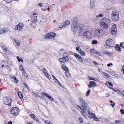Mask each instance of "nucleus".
<instances>
[{"label":"nucleus","instance_id":"obj_51","mask_svg":"<svg viewBox=\"0 0 124 124\" xmlns=\"http://www.w3.org/2000/svg\"><path fill=\"white\" fill-rule=\"evenodd\" d=\"M79 120L80 121V122L81 123H82L83 122V120L82 118H79Z\"/></svg>","mask_w":124,"mask_h":124},{"label":"nucleus","instance_id":"obj_12","mask_svg":"<svg viewBox=\"0 0 124 124\" xmlns=\"http://www.w3.org/2000/svg\"><path fill=\"white\" fill-rule=\"evenodd\" d=\"M79 29V33H80L86 29V27L83 24H80L78 27Z\"/></svg>","mask_w":124,"mask_h":124},{"label":"nucleus","instance_id":"obj_62","mask_svg":"<svg viewBox=\"0 0 124 124\" xmlns=\"http://www.w3.org/2000/svg\"><path fill=\"white\" fill-rule=\"evenodd\" d=\"M118 90V89H114V90H113L115 92H117H117L118 91V90Z\"/></svg>","mask_w":124,"mask_h":124},{"label":"nucleus","instance_id":"obj_15","mask_svg":"<svg viewBox=\"0 0 124 124\" xmlns=\"http://www.w3.org/2000/svg\"><path fill=\"white\" fill-rule=\"evenodd\" d=\"M89 84L88 85V86L90 88L93 87V86H96L97 85L96 83L93 81H91L89 82Z\"/></svg>","mask_w":124,"mask_h":124},{"label":"nucleus","instance_id":"obj_2","mask_svg":"<svg viewBox=\"0 0 124 124\" xmlns=\"http://www.w3.org/2000/svg\"><path fill=\"white\" fill-rule=\"evenodd\" d=\"M119 13L116 10H113L111 14L112 19L113 21L117 22L119 20Z\"/></svg>","mask_w":124,"mask_h":124},{"label":"nucleus","instance_id":"obj_53","mask_svg":"<svg viewBox=\"0 0 124 124\" xmlns=\"http://www.w3.org/2000/svg\"><path fill=\"white\" fill-rule=\"evenodd\" d=\"M80 47H79V46H77L76 47V50L77 51H79V50H80Z\"/></svg>","mask_w":124,"mask_h":124},{"label":"nucleus","instance_id":"obj_11","mask_svg":"<svg viewBox=\"0 0 124 124\" xmlns=\"http://www.w3.org/2000/svg\"><path fill=\"white\" fill-rule=\"evenodd\" d=\"M117 31L116 27L115 24L113 25L111 29V33L113 35H115L116 34Z\"/></svg>","mask_w":124,"mask_h":124},{"label":"nucleus","instance_id":"obj_20","mask_svg":"<svg viewBox=\"0 0 124 124\" xmlns=\"http://www.w3.org/2000/svg\"><path fill=\"white\" fill-rule=\"evenodd\" d=\"M77 27V22L73 20L72 22V24L71 25L72 28Z\"/></svg>","mask_w":124,"mask_h":124},{"label":"nucleus","instance_id":"obj_58","mask_svg":"<svg viewBox=\"0 0 124 124\" xmlns=\"http://www.w3.org/2000/svg\"><path fill=\"white\" fill-rule=\"evenodd\" d=\"M63 26V23L61 25H60L59 26V27L60 28H62V27H65V26Z\"/></svg>","mask_w":124,"mask_h":124},{"label":"nucleus","instance_id":"obj_61","mask_svg":"<svg viewBox=\"0 0 124 124\" xmlns=\"http://www.w3.org/2000/svg\"><path fill=\"white\" fill-rule=\"evenodd\" d=\"M93 80H94L95 81H98V80L97 78H93Z\"/></svg>","mask_w":124,"mask_h":124},{"label":"nucleus","instance_id":"obj_16","mask_svg":"<svg viewBox=\"0 0 124 124\" xmlns=\"http://www.w3.org/2000/svg\"><path fill=\"white\" fill-rule=\"evenodd\" d=\"M73 55L76 57L78 61L80 62H82V59L81 57L79 55L76 53H74Z\"/></svg>","mask_w":124,"mask_h":124},{"label":"nucleus","instance_id":"obj_56","mask_svg":"<svg viewBox=\"0 0 124 124\" xmlns=\"http://www.w3.org/2000/svg\"><path fill=\"white\" fill-rule=\"evenodd\" d=\"M56 83H58L59 82V81H58V80L56 78H55V79L54 80Z\"/></svg>","mask_w":124,"mask_h":124},{"label":"nucleus","instance_id":"obj_57","mask_svg":"<svg viewBox=\"0 0 124 124\" xmlns=\"http://www.w3.org/2000/svg\"><path fill=\"white\" fill-rule=\"evenodd\" d=\"M93 78L92 77H89L88 78V79H89L90 80H93Z\"/></svg>","mask_w":124,"mask_h":124},{"label":"nucleus","instance_id":"obj_59","mask_svg":"<svg viewBox=\"0 0 124 124\" xmlns=\"http://www.w3.org/2000/svg\"><path fill=\"white\" fill-rule=\"evenodd\" d=\"M93 63L95 65H96L98 63L96 62L93 61Z\"/></svg>","mask_w":124,"mask_h":124},{"label":"nucleus","instance_id":"obj_64","mask_svg":"<svg viewBox=\"0 0 124 124\" xmlns=\"http://www.w3.org/2000/svg\"><path fill=\"white\" fill-rule=\"evenodd\" d=\"M12 121H9L8 123V124H12Z\"/></svg>","mask_w":124,"mask_h":124},{"label":"nucleus","instance_id":"obj_7","mask_svg":"<svg viewBox=\"0 0 124 124\" xmlns=\"http://www.w3.org/2000/svg\"><path fill=\"white\" fill-rule=\"evenodd\" d=\"M19 109L16 107H13L11 109V112L13 115L16 116L18 114Z\"/></svg>","mask_w":124,"mask_h":124},{"label":"nucleus","instance_id":"obj_33","mask_svg":"<svg viewBox=\"0 0 124 124\" xmlns=\"http://www.w3.org/2000/svg\"><path fill=\"white\" fill-rule=\"evenodd\" d=\"M42 70L43 73L45 74V75H46V74H47V71L45 68H44Z\"/></svg>","mask_w":124,"mask_h":124},{"label":"nucleus","instance_id":"obj_9","mask_svg":"<svg viewBox=\"0 0 124 124\" xmlns=\"http://www.w3.org/2000/svg\"><path fill=\"white\" fill-rule=\"evenodd\" d=\"M83 36L86 38L88 39H89L91 38L92 34L89 31L85 32L83 33Z\"/></svg>","mask_w":124,"mask_h":124},{"label":"nucleus","instance_id":"obj_21","mask_svg":"<svg viewBox=\"0 0 124 124\" xmlns=\"http://www.w3.org/2000/svg\"><path fill=\"white\" fill-rule=\"evenodd\" d=\"M71 29L73 33L75 34L78 31L79 28L78 27H76L71 28Z\"/></svg>","mask_w":124,"mask_h":124},{"label":"nucleus","instance_id":"obj_3","mask_svg":"<svg viewBox=\"0 0 124 124\" xmlns=\"http://www.w3.org/2000/svg\"><path fill=\"white\" fill-rule=\"evenodd\" d=\"M104 32L102 29H99L95 31L94 37L97 38H99L103 36Z\"/></svg>","mask_w":124,"mask_h":124},{"label":"nucleus","instance_id":"obj_40","mask_svg":"<svg viewBox=\"0 0 124 124\" xmlns=\"http://www.w3.org/2000/svg\"><path fill=\"white\" fill-rule=\"evenodd\" d=\"M97 43V42L95 40H94L92 42V43L93 44H96Z\"/></svg>","mask_w":124,"mask_h":124},{"label":"nucleus","instance_id":"obj_17","mask_svg":"<svg viewBox=\"0 0 124 124\" xmlns=\"http://www.w3.org/2000/svg\"><path fill=\"white\" fill-rule=\"evenodd\" d=\"M95 6L94 1L93 0H91L90 4V8L92 9L95 7Z\"/></svg>","mask_w":124,"mask_h":124},{"label":"nucleus","instance_id":"obj_32","mask_svg":"<svg viewBox=\"0 0 124 124\" xmlns=\"http://www.w3.org/2000/svg\"><path fill=\"white\" fill-rule=\"evenodd\" d=\"M90 51L92 53H96L97 52V51L95 50L94 49H91Z\"/></svg>","mask_w":124,"mask_h":124},{"label":"nucleus","instance_id":"obj_55","mask_svg":"<svg viewBox=\"0 0 124 124\" xmlns=\"http://www.w3.org/2000/svg\"><path fill=\"white\" fill-rule=\"evenodd\" d=\"M39 6L40 7H42V4L41 3H39L38 4Z\"/></svg>","mask_w":124,"mask_h":124},{"label":"nucleus","instance_id":"obj_6","mask_svg":"<svg viewBox=\"0 0 124 124\" xmlns=\"http://www.w3.org/2000/svg\"><path fill=\"white\" fill-rule=\"evenodd\" d=\"M4 103L5 104L9 106H11V103L12 102V100L9 99L7 97H4L3 99Z\"/></svg>","mask_w":124,"mask_h":124},{"label":"nucleus","instance_id":"obj_38","mask_svg":"<svg viewBox=\"0 0 124 124\" xmlns=\"http://www.w3.org/2000/svg\"><path fill=\"white\" fill-rule=\"evenodd\" d=\"M65 73L66 76L68 77H69L70 76V75L69 73V71H66Z\"/></svg>","mask_w":124,"mask_h":124},{"label":"nucleus","instance_id":"obj_46","mask_svg":"<svg viewBox=\"0 0 124 124\" xmlns=\"http://www.w3.org/2000/svg\"><path fill=\"white\" fill-rule=\"evenodd\" d=\"M30 115L31 117L32 118H34L35 116V115L34 114H31Z\"/></svg>","mask_w":124,"mask_h":124},{"label":"nucleus","instance_id":"obj_44","mask_svg":"<svg viewBox=\"0 0 124 124\" xmlns=\"http://www.w3.org/2000/svg\"><path fill=\"white\" fill-rule=\"evenodd\" d=\"M23 74L24 75V76L26 77V78H28V76L25 72V73L24 72V73Z\"/></svg>","mask_w":124,"mask_h":124},{"label":"nucleus","instance_id":"obj_54","mask_svg":"<svg viewBox=\"0 0 124 124\" xmlns=\"http://www.w3.org/2000/svg\"><path fill=\"white\" fill-rule=\"evenodd\" d=\"M16 45L18 46H20V43L19 42L17 41L16 43Z\"/></svg>","mask_w":124,"mask_h":124},{"label":"nucleus","instance_id":"obj_45","mask_svg":"<svg viewBox=\"0 0 124 124\" xmlns=\"http://www.w3.org/2000/svg\"><path fill=\"white\" fill-rule=\"evenodd\" d=\"M120 111L122 114L123 115L124 114V110L123 109H121L120 110Z\"/></svg>","mask_w":124,"mask_h":124},{"label":"nucleus","instance_id":"obj_18","mask_svg":"<svg viewBox=\"0 0 124 124\" xmlns=\"http://www.w3.org/2000/svg\"><path fill=\"white\" fill-rule=\"evenodd\" d=\"M42 94L45 96L46 97L48 98L51 101H53V98L51 96H49L48 94H46V93L44 92H43L42 93Z\"/></svg>","mask_w":124,"mask_h":124},{"label":"nucleus","instance_id":"obj_28","mask_svg":"<svg viewBox=\"0 0 124 124\" xmlns=\"http://www.w3.org/2000/svg\"><path fill=\"white\" fill-rule=\"evenodd\" d=\"M79 52L81 55L85 56V53L83 52L81 49H80V50H79Z\"/></svg>","mask_w":124,"mask_h":124},{"label":"nucleus","instance_id":"obj_10","mask_svg":"<svg viewBox=\"0 0 124 124\" xmlns=\"http://www.w3.org/2000/svg\"><path fill=\"white\" fill-rule=\"evenodd\" d=\"M24 25L22 23H20L16 25L15 27V29L16 30H17L18 31H21L23 29Z\"/></svg>","mask_w":124,"mask_h":124},{"label":"nucleus","instance_id":"obj_41","mask_svg":"<svg viewBox=\"0 0 124 124\" xmlns=\"http://www.w3.org/2000/svg\"><path fill=\"white\" fill-rule=\"evenodd\" d=\"M46 76L49 79H50L51 78V76L48 73L47 74H46Z\"/></svg>","mask_w":124,"mask_h":124},{"label":"nucleus","instance_id":"obj_42","mask_svg":"<svg viewBox=\"0 0 124 124\" xmlns=\"http://www.w3.org/2000/svg\"><path fill=\"white\" fill-rule=\"evenodd\" d=\"M120 45L124 49V42L121 43L120 44Z\"/></svg>","mask_w":124,"mask_h":124},{"label":"nucleus","instance_id":"obj_13","mask_svg":"<svg viewBox=\"0 0 124 124\" xmlns=\"http://www.w3.org/2000/svg\"><path fill=\"white\" fill-rule=\"evenodd\" d=\"M100 26L103 29H107L108 27V25L107 23L101 21L100 23Z\"/></svg>","mask_w":124,"mask_h":124},{"label":"nucleus","instance_id":"obj_14","mask_svg":"<svg viewBox=\"0 0 124 124\" xmlns=\"http://www.w3.org/2000/svg\"><path fill=\"white\" fill-rule=\"evenodd\" d=\"M36 18H34L32 21H31L32 22V23H31V25L32 27H35L36 26V24L35 23L38 21V20L36 18H37V16H36Z\"/></svg>","mask_w":124,"mask_h":124},{"label":"nucleus","instance_id":"obj_36","mask_svg":"<svg viewBox=\"0 0 124 124\" xmlns=\"http://www.w3.org/2000/svg\"><path fill=\"white\" fill-rule=\"evenodd\" d=\"M106 83L108 84L110 86L112 87L113 86V84L111 82H109L107 81L106 82Z\"/></svg>","mask_w":124,"mask_h":124},{"label":"nucleus","instance_id":"obj_35","mask_svg":"<svg viewBox=\"0 0 124 124\" xmlns=\"http://www.w3.org/2000/svg\"><path fill=\"white\" fill-rule=\"evenodd\" d=\"M7 32L5 31H4L2 29H0V34H3L4 33L6 32Z\"/></svg>","mask_w":124,"mask_h":124},{"label":"nucleus","instance_id":"obj_60","mask_svg":"<svg viewBox=\"0 0 124 124\" xmlns=\"http://www.w3.org/2000/svg\"><path fill=\"white\" fill-rule=\"evenodd\" d=\"M121 122V121L120 120H116L115 121V122L116 123H118L120 122Z\"/></svg>","mask_w":124,"mask_h":124},{"label":"nucleus","instance_id":"obj_4","mask_svg":"<svg viewBox=\"0 0 124 124\" xmlns=\"http://www.w3.org/2000/svg\"><path fill=\"white\" fill-rule=\"evenodd\" d=\"M68 54L67 53L64 52L63 54V57L62 58H60L59 59V62H65L68 61L69 60V58L68 57Z\"/></svg>","mask_w":124,"mask_h":124},{"label":"nucleus","instance_id":"obj_22","mask_svg":"<svg viewBox=\"0 0 124 124\" xmlns=\"http://www.w3.org/2000/svg\"><path fill=\"white\" fill-rule=\"evenodd\" d=\"M70 23V22L69 21L66 20L64 23H63V26H65V27L66 26L69 24Z\"/></svg>","mask_w":124,"mask_h":124},{"label":"nucleus","instance_id":"obj_47","mask_svg":"<svg viewBox=\"0 0 124 124\" xmlns=\"http://www.w3.org/2000/svg\"><path fill=\"white\" fill-rule=\"evenodd\" d=\"M77 106L79 107V108H80L81 110H82V111H83V112H84V111H83V110L84 109V108H82V107H81L80 106L78 105H77Z\"/></svg>","mask_w":124,"mask_h":124},{"label":"nucleus","instance_id":"obj_49","mask_svg":"<svg viewBox=\"0 0 124 124\" xmlns=\"http://www.w3.org/2000/svg\"><path fill=\"white\" fill-rule=\"evenodd\" d=\"M122 72L124 74V67L123 66L122 67V68L121 69Z\"/></svg>","mask_w":124,"mask_h":124},{"label":"nucleus","instance_id":"obj_52","mask_svg":"<svg viewBox=\"0 0 124 124\" xmlns=\"http://www.w3.org/2000/svg\"><path fill=\"white\" fill-rule=\"evenodd\" d=\"M97 53L98 55L100 56H101V52H97V53Z\"/></svg>","mask_w":124,"mask_h":124},{"label":"nucleus","instance_id":"obj_5","mask_svg":"<svg viewBox=\"0 0 124 124\" xmlns=\"http://www.w3.org/2000/svg\"><path fill=\"white\" fill-rule=\"evenodd\" d=\"M106 43V44L105 45V46L106 48H108V47H111L114 46V42L112 39L107 40Z\"/></svg>","mask_w":124,"mask_h":124},{"label":"nucleus","instance_id":"obj_25","mask_svg":"<svg viewBox=\"0 0 124 124\" xmlns=\"http://www.w3.org/2000/svg\"><path fill=\"white\" fill-rule=\"evenodd\" d=\"M18 94L19 97L21 99H23V95L22 94V93L20 91H19L18 92Z\"/></svg>","mask_w":124,"mask_h":124},{"label":"nucleus","instance_id":"obj_29","mask_svg":"<svg viewBox=\"0 0 124 124\" xmlns=\"http://www.w3.org/2000/svg\"><path fill=\"white\" fill-rule=\"evenodd\" d=\"M103 53L104 54H108L109 56H111L112 54L110 53L105 51H103Z\"/></svg>","mask_w":124,"mask_h":124},{"label":"nucleus","instance_id":"obj_19","mask_svg":"<svg viewBox=\"0 0 124 124\" xmlns=\"http://www.w3.org/2000/svg\"><path fill=\"white\" fill-rule=\"evenodd\" d=\"M101 21L107 23V24H108L110 22L109 20L108 19H107L106 17H104L101 20Z\"/></svg>","mask_w":124,"mask_h":124},{"label":"nucleus","instance_id":"obj_24","mask_svg":"<svg viewBox=\"0 0 124 124\" xmlns=\"http://www.w3.org/2000/svg\"><path fill=\"white\" fill-rule=\"evenodd\" d=\"M61 68L63 70L66 71H69V70L67 67L66 66H64V65H62Z\"/></svg>","mask_w":124,"mask_h":124},{"label":"nucleus","instance_id":"obj_31","mask_svg":"<svg viewBox=\"0 0 124 124\" xmlns=\"http://www.w3.org/2000/svg\"><path fill=\"white\" fill-rule=\"evenodd\" d=\"M13 79L14 80L16 83H17L18 82V80L16 77H13Z\"/></svg>","mask_w":124,"mask_h":124},{"label":"nucleus","instance_id":"obj_26","mask_svg":"<svg viewBox=\"0 0 124 124\" xmlns=\"http://www.w3.org/2000/svg\"><path fill=\"white\" fill-rule=\"evenodd\" d=\"M19 68L21 70V71H23V74L24 73V72L25 73V69L22 65H21L20 66Z\"/></svg>","mask_w":124,"mask_h":124},{"label":"nucleus","instance_id":"obj_1","mask_svg":"<svg viewBox=\"0 0 124 124\" xmlns=\"http://www.w3.org/2000/svg\"><path fill=\"white\" fill-rule=\"evenodd\" d=\"M78 100L79 103L82 106L83 108H84V112L86 114L88 113L89 115V116L90 118H93L94 120L98 121L99 120L96 117L95 114L91 113L89 109H86V104L83 100L81 98H79L78 99Z\"/></svg>","mask_w":124,"mask_h":124},{"label":"nucleus","instance_id":"obj_63","mask_svg":"<svg viewBox=\"0 0 124 124\" xmlns=\"http://www.w3.org/2000/svg\"><path fill=\"white\" fill-rule=\"evenodd\" d=\"M111 74L114 76H116V75L114 73L111 72Z\"/></svg>","mask_w":124,"mask_h":124},{"label":"nucleus","instance_id":"obj_48","mask_svg":"<svg viewBox=\"0 0 124 124\" xmlns=\"http://www.w3.org/2000/svg\"><path fill=\"white\" fill-rule=\"evenodd\" d=\"M34 118L35 120H36V121H38V122H40V121L39 120V119L37 117H36L35 116V117H34Z\"/></svg>","mask_w":124,"mask_h":124},{"label":"nucleus","instance_id":"obj_37","mask_svg":"<svg viewBox=\"0 0 124 124\" xmlns=\"http://www.w3.org/2000/svg\"><path fill=\"white\" fill-rule=\"evenodd\" d=\"M102 15L101 14H100L99 15H97L96 16V17L97 18H99L100 17H102Z\"/></svg>","mask_w":124,"mask_h":124},{"label":"nucleus","instance_id":"obj_39","mask_svg":"<svg viewBox=\"0 0 124 124\" xmlns=\"http://www.w3.org/2000/svg\"><path fill=\"white\" fill-rule=\"evenodd\" d=\"M4 1L7 2L8 3H10L12 2L13 0H3Z\"/></svg>","mask_w":124,"mask_h":124},{"label":"nucleus","instance_id":"obj_50","mask_svg":"<svg viewBox=\"0 0 124 124\" xmlns=\"http://www.w3.org/2000/svg\"><path fill=\"white\" fill-rule=\"evenodd\" d=\"M18 61L19 62L21 61L23 62L22 58H19V59H18Z\"/></svg>","mask_w":124,"mask_h":124},{"label":"nucleus","instance_id":"obj_23","mask_svg":"<svg viewBox=\"0 0 124 124\" xmlns=\"http://www.w3.org/2000/svg\"><path fill=\"white\" fill-rule=\"evenodd\" d=\"M115 49L119 52H120L121 51V48H120V46L119 45H117L115 47Z\"/></svg>","mask_w":124,"mask_h":124},{"label":"nucleus","instance_id":"obj_8","mask_svg":"<svg viewBox=\"0 0 124 124\" xmlns=\"http://www.w3.org/2000/svg\"><path fill=\"white\" fill-rule=\"evenodd\" d=\"M56 35L54 33L51 32L50 33L47 34L44 36V38L48 39H51L54 37Z\"/></svg>","mask_w":124,"mask_h":124},{"label":"nucleus","instance_id":"obj_27","mask_svg":"<svg viewBox=\"0 0 124 124\" xmlns=\"http://www.w3.org/2000/svg\"><path fill=\"white\" fill-rule=\"evenodd\" d=\"M101 73L102 74V75H103L105 76H106L107 78H108L109 77V75H108L106 73H105L102 71L101 72Z\"/></svg>","mask_w":124,"mask_h":124},{"label":"nucleus","instance_id":"obj_30","mask_svg":"<svg viewBox=\"0 0 124 124\" xmlns=\"http://www.w3.org/2000/svg\"><path fill=\"white\" fill-rule=\"evenodd\" d=\"M121 90H118V91L117 92V93L119 94L122 97H124V94L121 91Z\"/></svg>","mask_w":124,"mask_h":124},{"label":"nucleus","instance_id":"obj_34","mask_svg":"<svg viewBox=\"0 0 124 124\" xmlns=\"http://www.w3.org/2000/svg\"><path fill=\"white\" fill-rule=\"evenodd\" d=\"M45 123L46 124H53L52 122L48 120H46L45 121Z\"/></svg>","mask_w":124,"mask_h":124},{"label":"nucleus","instance_id":"obj_43","mask_svg":"<svg viewBox=\"0 0 124 124\" xmlns=\"http://www.w3.org/2000/svg\"><path fill=\"white\" fill-rule=\"evenodd\" d=\"M90 89H89L88 91H87V92L86 95V96H87L89 95V93H90Z\"/></svg>","mask_w":124,"mask_h":124}]
</instances>
